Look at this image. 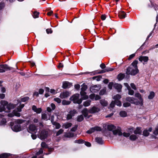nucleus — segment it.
Returning a JSON list of instances; mask_svg holds the SVG:
<instances>
[{"mask_svg":"<svg viewBox=\"0 0 158 158\" xmlns=\"http://www.w3.org/2000/svg\"><path fill=\"white\" fill-rule=\"evenodd\" d=\"M138 63L137 60H135L133 61L130 66L127 69L126 74L131 75H135L137 74L139 71L137 66Z\"/></svg>","mask_w":158,"mask_h":158,"instance_id":"f257e3e1","label":"nucleus"},{"mask_svg":"<svg viewBox=\"0 0 158 158\" xmlns=\"http://www.w3.org/2000/svg\"><path fill=\"white\" fill-rule=\"evenodd\" d=\"M107 129L113 132V134L114 135H118V136H122V133L120 127H116L113 125H109L107 126Z\"/></svg>","mask_w":158,"mask_h":158,"instance_id":"f03ea898","label":"nucleus"},{"mask_svg":"<svg viewBox=\"0 0 158 158\" xmlns=\"http://www.w3.org/2000/svg\"><path fill=\"white\" fill-rule=\"evenodd\" d=\"M29 98L28 97H25L23 98H21L17 100V103L18 105L19 104V106H18L16 110L18 112H20L22 111V109L24 106V104H22L21 102H25L28 100Z\"/></svg>","mask_w":158,"mask_h":158,"instance_id":"7ed1b4c3","label":"nucleus"},{"mask_svg":"<svg viewBox=\"0 0 158 158\" xmlns=\"http://www.w3.org/2000/svg\"><path fill=\"white\" fill-rule=\"evenodd\" d=\"M24 120L22 119H18L15 121V124L14 126L11 125V128L12 130L15 132H18L21 130L20 124L23 122Z\"/></svg>","mask_w":158,"mask_h":158,"instance_id":"20e7f679","label":"nucleus"},{"mask_svg":"<svg viewBox=\"0 0 158 158\" xmlns=\"http://www.w3.org/2000/svg\"><path fill=\"white\" fill-rule=\"evenodd\" d=\"M79 97V94H76L71 97L69 98V100L72 101L74 103L80 104L82 102V100L81 98H80Z\"/></svg>","mask_w":158,"mask_h":158,"instance_id":"39448f33","label":"nucleus"},{"mask_svg":"<svg viewBox=\"0 0 158 158\" xmlns=\"http://www.w3.org/2000/svg\"><path fill=\"white\" fill-rule=\"evenodd\" d=\"M126 99L127 101L131 103L134 104L136 105H139V103L138 100L133 97H127Z\"/></svg>","mask_w":158,"mask_h":158,"instance_id":"423d86ee","label":"nucleus"},{"mask_svg":"<svg viewBox=\"0 0 158 158\" xmlns=\"http://www.w3.org/2000/svg\"><path fill=\"white\" fill-rule=\"evenodd\" d=\"M12 68L9 67L6 64L0 65V73L5 72L8 70H11Z\"/></svg>","mask_w":158,"mask_h":158,"instance_id":"0eeeda50","label":"nucleus"},{"mask_svg":"<svg viewBox=\"0 0 158 158\" xmlns=\"http://www.w3.org/2000/svg\"><path fill=\"white\" fill-rule=\"evenodd\" d=\"M48 132L44 130L41 131L39 136V138L41 140L46 138L48 136Z\"/></svg>","mask_w":158,"mask_h":158,"instance_id":"6e6552de","label":"nucleus"},{"mask_svg":"<svg viewBox=\"0 0 158 158\" xmlns=\"http://www.w3.org/2000/svg\"><path fill=\"white\" fill-rule=\"evenodd\" d=\"M70 94L69 92L65 91L60 93L59 97L61 99H65L68 98Z\"/></svg>","mask_w":158,"mask_h":158,"instance_id":"1a4fd4ad","label":"nucleus"},{"mask_svg":"<svg viewBox=\"0 0 158 158\" xmlns=\"http://www.w3.org/2000/svg\"><path fill=\"white\" fill-rule=\"evenodd\" d=\"M28 131L31 133H35L37 131L36 127L33 124H31L29 125L28 130Z\"/></svg>","mask_w":158,"mask_h":158,"instance_id":"9d476101","label":"nucleus"},{"mask_svg":"<svg viewBox=\"0 0 158 158\" xmlns=\"http://www.w3.org/2000/svg\"><path fill=\"white\" fill-rule=\"evenodd\" d=\"M101 130V127H95L90 128L87 131V133L88 134H91L96 131H98Z\"/></svg>","mask_w":158,"mask_h":158,"instance_id":"9b49d317","label":"nucleus"},{"mask_svg":"<svg viewBox=\"0 0 158 158\" xmlns=\"http://www.w3.org/2000/svg\"><path fill=\"white\" fill-rule=\"evenodd\" d=\"M0 103L2 106L0 107V112L5 111V106H6L8 105V102L6 101L2 100L0 102Z\"/></svg>","mask_w":158,"mask_h":158,"instance_id":"f8f14e48","label":"nucleus"},{"mask_svg":"<svg viewBox=\"0 0 158 158\" xmlns=\"http://www.w3.org/2000/svg\"><path fill=\"white\" fill-rule=\"evenodd\" d=\"M100 111V109L96 106H93L89 110L90 113L94 114Z\"/></svg>","mask_w":158,"mask_h":158,"instance_id":"ddd939ff","label":"nucleus"},{"mask_svg":"<svg viewBox=\"0 0 158 158\" xmlns=\"http://www.w3.org/2000/svg\"><path fill=\"white\" fill-rule=\"evenodd\" d=\"M100 89V87L99 86H97V85H94L90 87V90L92 93H96L98 92Z\"/></svg>","mask_w":158,"mask_h":158,"instance_id":"4468645a","label":"nucleus"},{"mask_svg":"<svg viewBox=\"0 0 158 158\" xmlns=\"http://www.w3.org/2000/svg\"><path fill=\"white\" fill-rule=\"evenodd\" d=\"M19 112L17 110H14L13 112V113L9 114L8 116L10 117H12L14 115L19 117L20 116V114Z\"/></svg>","mask_w":158,"mask_h":158,"instance_id":"2eb2a0df","label":"nucleus"},{"mask_svg":"<svg viewBox=\"0 0 158 158\" xmlns=\"http://www.w3.org/2000/svg\"><path fill=\"white\" fill-rule=\"evenodd\" d=\"M135 96L138 98L139 99V105L142 106L143 105V99H142L141 94L139 93H136L135 94Z\"/></svg>","mask_w":158,"mask_h":158,"instance_id":"dca6fc26","label":"nucleus"},{"mask_svg":"<svg viewBox=\"0 0 158 158\" xmlns=\"http://www.w3.org/2000/svg\"><path fill=\"white\" fill-rule=\"evenodd\" d=\"M43 152V151L42 148H41L37 152L36 154V156H33L31 158H43V156H40Z\"/></svg>","mask_w":158,"mask_h":158,"instance_id":"f3484780","label":"nucleus"},{"mask_svg":"<svg viewBox=\"0 0 158 158\" xmlns=\"http://www.w3.org/2000/svg\"><path fill=\"white\" fill-rule=\"evenodd\" d=\"M148 59V57L147 56H140L139 58V61L141 62H147Z\"/></svg>","mask_w":158,"mask_h":158,"instance_id":"a211bd4d","label":"nucleus"},{"mask_svg":"<svg viewBox=\"0 0 158 158\" xmlns=\"http://www.w3.org/2000/svg\"><path fill=\"white\" fill-rule=\"evenodd\" d=\"M18 105V103H17L15 104H13L12 103H10L7 105L6 108L8 110H10L11 109H13L16 106Z\"/></svg>","mask_w":158,"mask_h":158,"instance_id":"6ab92c4d","label":"nucleus"},{"mask_svg":"<svg viewBox=\"0 0 158 158\" xmlns=\"http://www.w3.org/2000/svg\"><path fill=\"white\" fill-rule=\"evenodd\" d=\"M32 109L37 114L40 113L42 111L41 108H37L36 106L35 105H33L32 106Z\"/></svg>","mask_w":158,"mask_h":158,"instance_id":"aec40b11","label":"nucleus"},{"mask_svg":"<svg viewBox=\"0 0 158 158\" xmlns=\"http://www.w3.org/2000/svg\"><path fill=\"white\" fill-rule=\"evenodd\" d=\"M71 85V84L68 82H64L63 84L62 87L65 89L69 88L70 87Z\"/></svg>","mask_w":158,"mask_h":158,"instance_id":"412c9836","label":"nucleus"},{"mask_svg":"<svg viewBox=\"0 0 158 158\" xmlns=\"http://www.w3.org/2000/svg\"><path fill=\"white\" fill-rule=\"evenodd\" d=\"M80 94L83 99L85 100L88 98V96L86 95V93L85 91H81Z\"/></svg>","mask_w":158,"mask_h":158,"instance_id":"4be33fe9","label":"nucleus"},{"mask_svg":"<svg viewBox=\"0 0 158 158\" xmlns=\"http://www.w3.org/2000/svg\"><path fill=\"white\" fill-rule=\"evenodd\" d=\"M88 112H89V110L86 108L83 109L82 111V113L83 114L84 116L85 117L88 118H89V117H87Z\"/></svg>","mask_w":158,"mask_h":158,"instance_id":"5701e85b","label":"nucleus"},{"mask_svg":"<svg viewBox=\"0 0 158 158\" xmlns=\"http://www.w3.org/2000/svg\"><path fill=\"white\" fill-rule=\"evenodd\" d=\"M114 87L115 89H117L118 91H119L121 90L122 88V85L119 84L118 83H115L114 85Z\"/></svg>","mask_w":158,"mask_h":158,"instance_id":"b1692460","label":"nucleus"},{"mask_svg":"<svg viewBox=\"0 0 158 158\" xmlns=\"http://www.w3.org/2000/svg\"><path fill=\"white\" fill-rule=\"evenodd\" d=\"M95 140L98 144H102L103 143V140L102 139V138L100 137H96L95 138Z\"/></svg>","mask_w":158,"mask_h":158,"instance_id":"393cba45","label":"nucleus"},{"mask_svg":"<svg viewBox=\"0 0 158 158\" xmlns=\"http://www.w3.org/2000/svg\"><path fill=\"white\" fill-rule=\"evenodd\" d=\"M126 15V14L124 11H122L119 13L118 15L120 18L122 19H124Z\"/></svg>","mask_w":158,"mask_h":158,"instance_id":"a878e982","label":"nucleus"},{"mask_svg":"<svg viewBox=\"0 0 158 158\" xmlns=\"http://www.w3.org/2000/svg\"><path fill=\"white\" fill-rule=\"evenodd\" d=\"M11 154L8 153H3L0 155V158H6L9 157Z\"/></svg>","mask_w":158,"mask_h":158,"instance_id":"bb28decb","label":"nucleus"},{"mask_svg":"<svg viewBox=\"0 0 158 158\" xmlns=\"http://www.w3.org/2000/svg\"><path fill=\"white\" fill-rule=\"evenodd\" d=\"M119 115L121 117H124L127 116V113L126 111L122 110L120 112Z\"/></svg>","mask_w":158,"mask_h":158,"instance_id":"cd10ccee","label":"nucleus"},{"mask_svg":"<svg viewBox=\"0 0 158 158\" xmlns=\"http://www.w3.org/2000/svg\"><path fill=\"white\" fill-rule=\"evenodd\" d=\"M74 136V134L73 133L68 132L64 134V136L68 137L70 138L73 137Z\"/></svg>","mask_w":158,"mask_h":158,"instance_id":"c85d7f7f","label":"nucleus"},{"mask_svg":"<svg viewBox=\"0 0 158 158\" xmlns=\"http://www.w3.org/2000/svg\"><path fill=\"white\" fill-rule=\"evenodd\" d=\"M100 102L101 104L103 106H106L108 104L107 102L104 99L101 100Z\"/></svg>","mask_w":158,"mask_h":158,"instance_id":"c756f323","label":"nucleus"},{"mask_svg":"<svg viewBox=\"0 0 158 158\" xmlns=\"http://www.w3.org/2000/svg\"><path fill=\"white\" fill-rule=\"evenodd\" d=\"M134 133L135 134H140L141 133V131L139 127H137L134 131Z\"/></svg>","mask_w":158,"mask_h":158,"instance_id":"7c9ffc66","label":"nucleus"},{"mask_svg":"<svg viewBox=\"0 0 158 158\" xmlns=\"http://www.w3.org/2000/svg\"><path fill=\"white\" fill-rule=\"evenodd\" d=\"M41 118L42 119L45 120H47L49 119V118H48L47 115L45 113L42 114Z\"/></svg>","mask_w":158,"mask_h":158,"instance_id":"2f4dec72","label":"nucleus"},{"mask_svg":"<svg viewBox=\"0 0 158 158\" xmlns=\"http://www.w3.org/2000/svg\"><path fill=\"white\" fill-rule=\"evenodd\" d=\"M52 124L55 126V128L56 129H58L60 127V125L59 123L55 122L52 123Z\"/></svg>","mask_w":158,"mask_h":158,"instance_id":"473e14b6","label":"nucleus"},{"mask_svg":"<svg viewBox=\"0 0 158 158\" xmlns=\"http://www.w3.org/2000/svg\"><path fill=\"white\" fill-rule=\"evenodd\" d=\"M90 100H87L83 102V105L85 106H88L90 105Z\"/></svg>","mask_w":158,"mask_h":158,"instance_id":"72a5a7b5","label":"nucleus"},{"mask_svg":"<svg viewBox=\"0 0 158 158\" xmlns=\"http://www.w3.org/2000/svg\"><path fill=\"white\" fill-rule=\"evenodd\" d=\"M62 103L63 105H69L71 103V102L69 101L63 100L62 102Z\"/></svg>","mask_w":158,"mask_h":158,"instance_id":"f704fd0d","label":"nucleus"},{"mask_svg":"<svg viewBox=\"0 0 158 158\" xmlns=\"http://www.w3.org/2000/svg\"><path fill=\"white\" fill-rule=\"evenodd\" d=\"M125 77V74L123 73H120L118 76V78L119 80H122Z\"/></svg>","mask_w":158,"mask_h":158,"instance_id":"c9c22d12","label":"nucleus"},{"mask_svg":"<svg viewBox=\"0 0 158 158\" xmlns=\"http://www.w3.org/2000/svg\"><path fill=\"white\" fill-rule=\"evenodd\" d=\"M138 137L136 135H132L130 136V139L131 140L134 141L137 139Z\"/></svg>","mask_w":158,"mask_h":158,"instance_id":"e433bc0d","label":"nucleus"},{"mask_svg":"<svg viewBox=\"0 0 158 158\" xmlns=\"http://www.w3.org/2000/svg\"><path fill=\"white\" fill-rule=\"evenodd\" d=\"M155 96V93L153 92H150L149 95L148 96V99H152Z\"/></svg>","mask_w":158,"mask_h":158,"instance_id":"4c0bfd02","label":"nucleus"},{"mask_svg":"<svg viewBox=\"0 0 158 158\" xmlns=\"http://www.w3.org/2000/svg\"><path fill=\"white\" fill-rule=\"evenodd\" d=\"M64 126L65 129H67L72 126V123H65L63 125Z\"/></svg>","mask_w":158,"mask_h":158,"instance_id":"58836bf2","label":"nucleus"},{"mask_svg":"<svg viewBox=\"0 0 158 158\" xmlns=\"http://www.w3.org/2000/svg\"><path fill=\"white\" fill-rule=\"evenodd\" d=\"M84 119V117L83 115H80L78 116L77 118V120L78 122H81Z\"/></svg>","mask_w":158,"mask_h":158,"instance_id":"ea45409f","label":"nucleus"},{"mask_svg":"<svg viewBox=\"0 0 158 158\" xmlns=\"http://www.w3.org/2000/svg\"><path fill=\"white\" fill-rule=\"evenodd\" d=\"M81 86V91H85V90H86L87 88V86L84 84H83Z\"/></svg>","mask_w":158,"mask_h":158,"instance_id":"a19ab883","label":"nucleus"},{"mask_svg":"<svg viewBox=\"0 0 158 158\" xmlns=\"http://www.w3.org/2000/svg\"><path fill=\"white\" fill-rule=\"evenodd\" d=\"M121 98V96L120 95L117 94L116 95L114 96L113 97V99H114L115 100H119Z\"/></svg>","mask_w":158,"mask_h":158,"instance_id":"79ce46f5","label":"nucleus"},{"mask_svg":"<svg viewBox=\"0 0 158 158\" xmlns=\"http://www.w3.org/2000/svg\"><path fill=\"white\" fill-rule=\"evenodd\" d=\"M74 143L79 144L82 143H84V141L82 139H79L75 140L74 141Z\"/></svg>","mask_w":158,"mask_h":158,"instance_id":"37998d69","label":"nucleus"},{"mask_svg":"<svg viewBox=\"0 0 158 158\" xmlns=\"http://www.w3.org/2000/svg\"><path fill=\"white\" fill-rule=\"evenodd\" d=\"M151 6V7H153L156 11L158 10V5L156 4H154L153 3H152V5Z\"/></svg>","mask_w":158,"mask_h":158,"instance_id":"c03bdc74","label":"nucleus"},{"mask_svg":"<svg viewBox=\"0 0 158 158\" xmlns=\"http://www.w3.org/2000/svg\"><path fill=\"white\" fill-rule=\"evenodd\" d=\"M127 89L128 90V94L130 95H133L134 93V91L131 89L130 87H128Z\"/></svg>","mask_w":158,"mask_h":158,"instance_id":"a18cd8bd","label":"nucleus"},{"mask_svg":"<svg viewBox=\"0 0 158 158\" xmlns=\"http://www.w3.org/2000/svg\"><path fill=\"white\" fill-rule=\"evenodd\" d=\"M143 135L145 136H148L149 135V132L148 130H144L143 132Z\"/></svg>","mask_w":158,"mask_h":158,"instance_id":"49530a36","label":"nucleus"},{"mask_svg":"<svg viewBox=\"0 0 158 158\" xmlns=\"http://www.w3.org/2000/svg\"><path fill=\"white\" fill-rule=\"evenodd\" d=\"M115 104L117 106H121V102L119 100H115Z\"/></svg>","mask_w":158,"mask_h":158,"instance_id":"de8ad7c7","label":"nucleus"},{"mask_svg":"<svg viewBox=\"0 0 158 158\" xmlns=\"http://www.w3.org/2000/svg\"><path fill=\"white\" fill-rule=\"evenodd\" d=\"M6 123V119H5L3 118L1 120V121L0 123V125L1 126L4 125Z\"/></svg>","mask_w":158,"mask_h":158,"instance_id":"09e8293b","label":"nucleus"},{"mask_svg":"<svg viewBox=\"0 0 158 158\" xmlns=\"http://www.w3.org/2000/svg\"><path fill=\"white\" fill-rule=\"evenodd\" d=\"M64 131V130L62 129H60L56 133V136H57L62 134Z\"/></svg>","mask_w":158,"mask_h":158,"instance_id":"8fccbe9b","label":"nucleus"},{"mask_svg":"<svg viewBox=\"0 0 158 158\" xmlns=\"http://www.w3.org/2000/svg\"><path fill=\"white\" fill-rule=\"evenodd\" d=\"M77 113L76 111L75 110H73L70 111L69 112V113L72 116H73L75 114H76Z\"/></svg>","mask_w":158,"mask_h":158,"instance_id":"3c124183","label":"nucleus"},{"mask_svg":"<svg viewBox=\"0 0 158 158\" xmlns=\"http://www.w3.org/2000/svg\"><path fill=\"white\" fill-rule=\"evenodd\" d=\"M41 146L43 148H47L48 145L44 142H42L41 143Z\"/></svg>","mask_w":158,"mask_h":158,"instance_id":"603ef678","label":"nucleus"},{"mask_svg":"<svg viewBox=\"0 0 158 158\" xmlns=\"http://www.w3.org/2000/svg\"><path fill=\"white\" fill-rule=\"evenodd\" d=\"M153 133L155 135H158V125L156 127L155 130L154 131Z\"/></svg>","mask_w":158,"mask_h":158,"instance_id":"864d4df0","label":"nucleus"},{"mask_svg":"<svg viewBox=\"0 0 158 158\" xmlns=\"http://www.w3.org/2000/svg\"><path fill=\"white\" fill-rule=\"evenodd\" d=\"M113 86H114L113 83L112 82H110L108 85V88L110 89H112Z\"/></svg>","mask_w":158,"mask_h":158,"instance_id":"5fc2aeb1","label":"nucleus"},{"mask_svg":"<svg viewBox=\"0 0 158 158\" xmlns=\"http://www.w3.org/2000/svg\"><path fill=\"white\" fill-rule=\"evenodd\" d=\"M33 14L34 15V18H37L38 17L39 15V12L35 11L34 13Z\"/></svg>","mask_w":158,"mask_h":158,"instance_id":"6e6d98bb","label":"nucleus"},{"mask_svg":"<svg viewBox=\"0 0 158 158\" xmlns=\"http://www.w3.org/2000/svg\"><path fill=\"white\" fill-rule=\"evenodd\" d=\"M54 100L58 103H60L61 102V100L59 98H54Z\"/></svg>","mask_w":158,"mask_h":158,"instance_id":"4d7b16f0","label":"nucleus"},{"mask_svg":"<svg viewBox=\"0 0 158 158\" xmlns=\"http://www.w3.org/2000/svg\"><path fill=\"white\" fill-rule=\"evenodd\" d=\"M115 101H112L111 103L110 104V106L113 108L114 106H115Z\"/></svg>","mask_w":158,"mask_h":158,"instance_id":"13d9d810","label":"nucleus"},{"mask_svg":"<svg viewBox=\"0 0 158 158\" xmlns=\"http://www.w3.org/2000/svg\"><path fill=\"white\" fill-rule=\"evenodd\" d=\"M130 104L129 102H125L123 104V106L124 107H127L130 105Z\"/></svg>","mask_w":158,"mask_h":158,"instance_id":"bf43d9fd","label":"nucleus"},{"mask_svg":"<svg viewBox=\"0 0 158 158\" xmlns=\"http://www.w3.org/2000/svg\"><path fill=\"white\" fill-rule=\"evenodd\" d=\"M123 135V136L125 137H128L130 135V134L129 133L126 132L123 133V134L122 133V135Z\"/></svg>","mask_w":158,"mask_h":158,"instance_id":"052dcab7","label":"nucleus"},{"mask_svg":"<svg viewBox=\"0 0 158 158\" xmlns=\"http://www.w3.org/2000/svg\"><path fill=\"white\" fill-rule=\"evenodd\" d=\"M135 55V53L132 54L131 55L128 59V60H131V59H132V58H133Z\"/></svg>","mask_w":158,"mask_h":158,"instance_id":"680f3d73","label":"nucleus"},{"mask_svg":"<svg viewBox=\"0 0 158 158\" xmlns=\"http://www.w3.org/2000/svg\"><path fill=\"white\" fill-rule=\"evenodd\" d=\"M106 72H107L110 71H112L114 70V69L108 68L105 69Z\"/></svg>","mask_w":158,"mask_h":158,"instance_id":"e2e57ef3","label":"nucleus"},{"mask_svg":"<svg viewBox=\"0 0 158 158\" xmlns=\"http://www.w3.org/2000/svg\"><path fill=\"white\" fill-rule=\"evenodd\" d=\"M131 86V88L134 90H136V88L135 85V84L133 83H131L130 84Z\"/></svg>","mask_w":158,"mask_h":158,"instance_id":"0e129e2a","label":"nucleus"},{"mask_svg":"<svg viewBox=\"0 0 158 158\" xmlns=\"http://www.w3.org/2000/svg\"><path fill=\"white\" fill-rule=\"evenodd\" d=\"M95 97V94H91L89 95V98L91 99H94Z\"/></svg>","mask_w":158,"mask_h":158,"instance_id":"69168bd1","label":"nucleus"},{"mask_svg":"<svg viewBox=\"0 0 158 158\" xmlns=\"http://www.w3.org/2000/svg\"><path fill=\"white\" fill-rule=\"evenodd\" d=\"M106 90L105 89H103L100 91V94L102 95L104 94Z\"/></svg>","mask_w":158,"mask_h":158,"instance_id":"338daca9","label":"nucleus"},{"mask_svg":"<svg viewBox=\"0 0 158 158\" xmlns=\"http://www.w3.org/2000/svg\"><path fill=\"white\" fill-rule=\"evenodd\" d=\"M72 116L69 113L68 114L67 116V119L68 120H69L70 119H71L72 117Z\"/></svg>","mask_w":158,"mask_h":158,"instance_id":"774afa93","label":"nucleus"}]
</instances>
